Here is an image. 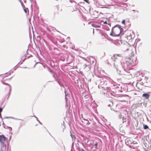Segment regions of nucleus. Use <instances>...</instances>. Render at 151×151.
<instances>
[{
  "mask_svg": "<svg viewBox=\"0 0 151 151\" xmlns=\"http://www.w3.org/2000/svg\"><path fill=\"white\" fill-rule=\"evenodd\" d=\"M121 41V43H123L124 44H125V43H127L129 40L127 37H124L122 39Z\"/></svg>",
  "mask_w": 151,
  "mask_h": 151,
  "instance_id": "20e7f679",
  "label": "nucleus"
},
{
  "mask_svg": "<svg viewBox=\"0 0 151 151\" xmlns=\"http://www.w3.org/2000/svg\"><path fill=\"white\" fill-rule=\"evenodd\" d=\"M143 83L142 82L140 81L136 83V86L137 89L142 90L143 87Z\"/></svg>",
  "mask_w": 151,
  "mask_h": 151,
  "instance_id": "7ed1b4c3",
  "label": "nucleus"
},
{
  "mask_svg": "<svg viewBox=\"0 0 151 151\" xmlns=\"http://www.w3.org/2000/svg\"><path fill=\"white\" fill-rule=\"evenodd\" d=\"M126 1H127V0H125Z\"/></svg>",
  "mask_w": 151,
  "mask_h": 151,
  "instance_id": "b1692460",
  "label": "nucleus"
},
{
  "mask_svg": "<svg viewBox=\"0 0 151 151\" xmlns=\"http://www.w3.org/2000/svg\"><path fill=\"white\" fill-rule=\"evenodd\" d=\"M9 87H10V90H11V88H10V86H9Z\"/></svg>",
  "mask_w": 151,
  "mask_h": 151,
  "instance_id": "4be33fe9",
  "label": "nucleus"
},
{
  "mask_svg": "<svg viewBox=\"0 0 151 151\" xmlns=\"http://www.w3.org/2000/svg\"><path fill=\"white\" fill-rule=\"evenodd\" d=\"M10 129H11V130L12 129V128H10Z\"/></svg>",
  "mask_w": 151,
  "mask_h": 151,
  "instance_id": "5701e85b",
  "label": "nucleus"
},
{
  "mask_svg": "<svg viewBox=\"0 0 151 151\" xmlns=\"http://www.w3.org/2000/svg\"><path fill=\"white\" fill-rule=\"evenodd\" d=\"M126 63L127 65L134 66L137 64V58L134 56H131L127 59Z\"/></svg>",
  "mask_w": 151,
  "mask_h": 151,
  "instance_id": "f03ea898",
  "label": "nucleus"
},
{
  "mask_svg": "<svg viewBox=\"0 0 151 151\" xmlns=\"http://www.w3.org/2000/svg\"><path fill=\"white\" fill-rule=\"evenodd\" d=\"M123 29L120 26H115L112 29L110 35L113 36H118L123 32Z\"/></svg>",
  "mask_w": 151,
  "mask_h": 151,
  "instance_id": "f257e3e1",
  "label": "nucleus"
},
{
  "mask_svg": "<svg viewBox=\"0 0 151 151\" xmlns=\"http://www.w3.org/2000/svg\"><path fill=\"white\" fill-rule=\"evenodd\" d=\"M80 151H85L83 149H81V150Z\"/></svg>",
  "mask_w": 151,
  "mask_h": 151,
  "instance_id": "6ab92c4d",
  "label": "nucleus"
},
{
  "mask_svg": "<svg viewBox=\"0 0 151 151\" xmlns=\"http://www.w3.org/2000/svg\"><path fill=\"white\" fill-rule=\"evenodd\" d=\"M149 95H143V96L147 99L149 98Z\"/></svg>",
  "mask_w": 151,
  "mask_h": 151,
  "instance_id": "1a4fd4ad",
  "label": "nucleus"
},
{
  "mask_svg": "<svg viewBox=\"0 0 151 151\" xmlns=\"http://www.w3.org/2000/svg\"><path fill=\"white\" fill-rule=\"evenodd\" d=\"M2 110V109L1 108H0V113L1 112Z\"/></svg>",
  "mask_w": 151,
  "mask_h": 151,
  "instance_id": "ddd939ff",
  "label": "nucleus"
},
{
  "mask_svg": "<svg viewBox=\"0 0 151 151\" xmlns=\"http://www.w3.org/2000/svg\"><path fill=\"white\" fill-rule=\"evenodd\" d=\"M35 117L36 118V119H37V121L39 122V123L40 124H42L41 123H40V122L38 121V118H37V117H35Z\"/></svg>",
  "mask_w": 151,
  "mask_h": 151,
  "instance_id": "f8f14e48",
  "label": "nucleus"
},
{
  "mask_svg": "<svg viewBox=\"0 0 151 151\" xmlns=\"http://www.w3.org/2000/svg\"><path fill=\"white\" fill-rule=\"evenodd\" d=\"M24 11L25 12V13H27L26 10L25 9H24Z\"/></svg>",
  "mask_w": 151,
  "mask_h": 151,
  "instance_id": "f3484780",
  "label": "nucleus"
},
{
  "mask_svg": "<svg viewBox=\"0 0 151 151\" xmlns=\"http://www.w3.org/2000/svg\"><path fill=\"white\" fill-rule=\"evenodd\" d=\"M111 58H112V59L114 60V59H115V58H116V57H115V55H114V56H112V57Z\"/></svg>",
  "mask_w": 151,
  "mask_h": 151,
  "instance_id": "9b49d317",
  "label": "nucleus"
},
{
  "mask_svg": "<svg viewBox=\"0 0 151 151\" xmlns=\"http://www.w3.org/2000/svg\"><path fill=\"white\" fill-rule=\"evenodd\" d=\"M6 140V137L4 135H0V142L2 143H4Z\"/></svg>",
  "mask_w": 151,
  "mask_h": 151,
  "instance_id": "39448f33",
  "label": "nucleus"
},
{
  "mask_svg": "<svg viewBox=\"0 0 151 151\" xmlns=\"http://www.w3.org/2000/svg\"><path fill=\"white\" fill-rule=\"evenodd\" d=\"M0 117L1 118V113H0Z\"/></svg>",
  "mask_w": 151,
  "mask_h": 151,
  "instance_id": "412c9836",
  "label": "nucleus"
},
{
  "mask_svg": "<svg viewBox=\"0 0 151 151\" xmlns=\"http://www.w3.org/2000/svg\"><path fill=\"white\" fill-rule=\"evenodd\" d=\"M87 121H88V122H87V124H90V122H89V121H88L87 120Z\"/></svg>",
  "mask_w": 151,
  "mask_h": 151,
  "instance_id": "4468645a",
  "label": "nucleus"
},
{
  "mask_svg": "<svg viewBox=\"0 0 151 151\" xmlns=\"http://www.w3.org/2000/svg\"><path fill=\"white\" fill-rule=\"evenodd\" d=\"M93 33L94 34V29H93Z\"/></svg>",
  "mask_w": 151,
  "mask_h": 151,
  "instance_id": "aec40b11",
  "label": "nucleus"
},
{
  "mask_svg": "<svg viewBox=\"0 0 151 151\" xmlns=\"http://www.w3.org/2000/svg\"><path fill=\"white\" fill-rule=\"evenodd\" d=\"M144 93L143 94H144V95H145V94H148V93Z\"/></svg>",
  "mask_w": 151,
  "mask_h": 151,
  "instance_id": "a211bd4d",
  "label": "nucleus"
},
{
  "mask_svg": "<svg viewBox=\"0 0 151 151\" xmlns=\"http://www.w3.org/2000/svg\"><path fill=\"white\" fill-rule=\"evenodd\" d=\"M97 144H97V142H96V144H95V146H96V147H97Z\"/></svg>",
  "mask_w": 151,
  "mask_h": 151,
  "instance_id": "2eb2a0df",
  "label": "nucleus"
},
{
  "mask_svg": "<svg viewBox=\"0 0 151 151\" xmlns=\"http://www.w3.org/2000/svg\"><path fill=\"white\" fill-rule=\"evenodd\" d=\"M122 23L123 24H125V20H123L122 21Z\"/></svg>",
  "mask_w": 151,
  "mask_h": 151,
  "instance_id": "9d476101",
  "label": "nucleus"
},
{
  "mask_svg": "<svg viewBox=\"0 0 151 151\" xmlns=\"http://www.w3.org/2000/svg\"><path fill=\"white\" fill-rule=\"evenodd\" d=\"M143 128L144 129H146L148 128V127L146 125H143Z\"/></svg>",
  "mask_w": 151,
  "mask_h": 151,
  "instance_id": "6e6552de",
  "label": "nucleus"
},
{
  "mask_svg": "<svg viewBox=\"0 0 151 151\" xmlns=\"http://www.w3.org/2000/svg\"><path fill=\"white\" fill-rule=\"evenodd\" d=\"M104 24H107V22L106 21H105V22H104Z\"/></svg>",
  "mask_w": 151,
  "mask_h": 151,
  "instance_id": "dca6fc26",
  "label": "nucleus"
},
{
  "mask_svg": "<svg viewBox=\"0 0 151 151\" xmlns=\"http://www.w3.org/2000/svg\"><path fill=\"white\" fill-rule=\"evenodd\" d=\"M1 124H0V126H1Z\"/></svg>",
  "mask_w": 151,
  "mask_h": 151,
  "instance_id": "393cba45",
  "label": "nucleus"
},
{
  "mask_svg": "<svg viewBox=\"0 0 151 151\" xmlns=\"http://www.w3.org/2000/svg\"><path fill=\"white\" fill-rule=\"evenodd\" d=\"M9 78H7L6 77L4 76L2 81L3 83L5 85H7L8 84L5 82V81H6L9 80Z\"/></svg>",
  "mask_w": 151,
  "mask_h": 151,
  "instance_id": "423d86ee",
  "label": "nucleus"
},
{
  "mask_svg": "<svg viewBox=\"0 0 151 151\" xmlns=\"http://www.w3.org/2000/svg\"><path fill=\"white\" fill-rule=\"evenodd\" d=\"M93 27L96 28H99L100 27V26L99 25H96V24H93L91 25Z\"/></svg>",
  "mask_w": 151,
  "mask_h": 151,
  "instance_id": "0eeeda50",
  "label": "nucleus"
}]
</instances>
